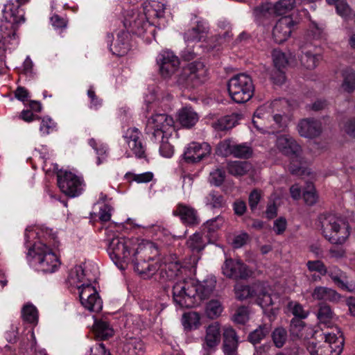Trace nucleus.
Masks as SVG:
<instances>
[{
    "instance_id": "obj_1",
    "label": "nucleus",
    "mask_w": 355,
    "mask_h": 355,
    "mask_svg": "<svg viewBox=\"0 0 355 355\" xmlns=\"http://www.w3.org/2000/svg\"><path fill=\"white\" fill-rule=\"evenodd\" d=\"M216 284V280L214 277H209L200 283L193 279H182L172 287L173 302L181 309L197 306L211 296Z\"/></svg>"
},
{
    "instance_id": "obj_2",
    "label": "nucleus",
    "mask_w": 355,
    "mask_h": 355,
    "mask_svg": "<svg viewBox=\"0 0 355 355\" xmlns=\"http://www.w3.org/2000/svg\"><path fill=\"white\" fill-rule=\"evenodd\" d=\"M18 5L8 1L2 10L3 19L0 24V59L3 60L7 51L10 52L18 44L16 30L18 26L25 21L24 12L19 8L20 5L29 0H16Z\"/></svg>"
},
{
    "instance_id": "obj_3",
    "label": "nucleus",
    "mask_w": 355,
    "mask_h": 355,
    "mask_svg": "<svg viewBox=\"0 0 355 355\" xmlns=\"http://www.w3.org/2000/svg\"><path fill=\"white\" fill-rule=\"evenodd\" d=\"M158 254V250L153 243L141 241L135 248L130 260L134 264L135 270L144 278H149L159 269V264L154 261Z\"/></svg>"
},
{
    "instance_id": "obj_4",
    "label": "nucleus",
    "mask_w": 355,
    "mask_h": 355,
    "mask_svg": "<svg viewBox=\"0 0 355 355\" xmlns=\"http://www.w3.org/2000/svg\"><path fill=\"white\" fill-rule=\"evenodd\" d=\"M318 222L322 235L332 244L343 245L350 235L349 224L334 214H320Z\"/></svg>"
},
{
    "instance_id": "obj_5",
    "label": "nucleus",
    "mask_w": 355,
    "mask_h": 355,
    "mask_svg": "<svg viewBox=\"0 0 355 355\" xmlns=\"http://www.w3.org/2000/svg\"><path fill=\"white\" fill-rule=\"evenodd\" d=\"M27 259L30 264L44 273H53L58 270L60 261L46 244L41 241L27 245Z\"/></svg>"
},
{
    "instance_id": "obj_6",
    "label": "nucleus",
    "mask_w": 355,
    "mask_h": 355,
    "mask_svg": "<svg viewBox=\"0 0 355 355\" xmlns=\"http://www.w3.org/2000/svg\"><path fill=\"white\" fill-rule=\"evenodd\" d=\"M110 236V235L107 233V237ZM141 243V241L137 238L126 239L113 236L112 238L107 239V251L115 265L121 270H123L125 268L124 263L130 261L135 248Z\"/></svg>"
},
{
    "instance_id": "obj_7",
    "label": "nucleus",
    "mask_w": 355,
    "mask_h": 355,
    "mask_svg": "<svg viewBox=\"0 0 355 355\" xmlns=\"http://www.w3.org/2000/svg\"><path fill=\"white\" fill-rule=\"evenodd\" d=\"M207 69L203 62H192L183 67L175 76L176 83L183 87H195L205 82Z\"/></svg>"
},
{
    "instance_id": "obj_8",
    "label": "nucleus",
    "mask_w": 355,
    "mask_h": 355,
    "mask_svg": "<svg viewBox=\"0 0 355 355\" xmlns=\"http://www.w3.org/2000/svg\"><path fill=\"white\" fill-rule=\"evenodd\" d=\"M227 90L234 102L243 103L252 97L254 85L249 76L240 73L230 79L227 84Z\"/></svg>"
},
{
    "instance_id": "obj_9",
    "label": "nucleus",
    "mask_w": 355,
    "mask_h": 355,
    "mask_svg": "<svg viewBox=\"0 0 355 355\" xmlns=\"http://www.w3.org/2000/svg\"><path fill=\"white\" fill-rule=\"evenodd\" d=\"M174 120L166 114H156L147 121L146 132L151 139H168L174 131Z\"/></svg>"
},
{
    "instance_id": "obj_10",
    "label": "nucleus",
    "mask_w": 355,
    "mask_h": 355,
    "mask_svg": "<svg viewBox=\"0 0 355 355\" xmlns=\"http://www.w3.org/2000/svg\"><path fill=\"white\" fill-rule=\"evenodd\" d=\"M154 22H151L143 10H131L127 11L124 16L123 25L127 31L138 36L143 35Z\"/></svg>"
},
{
    "instance_id": "obj_11",
    "label": "nucleus",
    "mask_w": 355,
    "mask_h": 355,
    "mask_svg": "<svg viewBox=\"0 0 355 355\" xmlns=\"http://www.w3.org/2000/svg\"><path fill=\"white\" fill-rule=\"evenodd\" d=\"M57 177L58 185L65 195L74 198L83 193L85 184L81 177L68 171H60Z\"/></svg>"
},
{
    "instance_id": "obj_12",
    "label": "nucleus",
    "mask_w": 355,
    "mask_h": 355,
    "mask_svg": "<svg viewBox=\"0 0 355 355\" xmlns=\"http://www.w3.org/2000/svg\"><path fill=\"white\" fill-rule=\"evenodd\" d=\"M187 268L181 266L176 257L171 256L166 259L163 265L159 264L160 276L164 280L173 282V286L178 282L182 281V279H190L187 277Z\"/></svg>"
},
{
    "instance_id": "obj_13",
    "label": "nucleus",
    "mask_w": 355,
    "mask_h": 355,
    "mask_svg": "<svg viewBox=\"0 0 355 355\" xmlns=\"http://www.w3.org/2000/svg\"><path fill=\"white\" fill-rule=\"evenodd\" d=\"M159 75L164 79L171 78L180 68V59L172 51H162L156 58Z\"/></svg>"
},
{
    "instance_id": "obj_14",
    "label": "nucleus",
    "mask_w": 355,
    "mask_h": 355,
    "mask_svg": "<svg viewBox=\"0 0 355 355\" xmlns=\"http://www.w3.org/2000/svg\"><path fill=\"white\" fill-rule=\"evenodd\" d=\"M153 25L159 28H164L168 21L166 19V6L159 0H148L144 3L141 8Z\"/></svg>"
},
{
    "instance_id": "obj_15",
    "label": "nucleus",
    "mask_w": 355,
    "mask_h": 355,
    "mask_svg": "<svg viewBox=\"0 0 355 355\" xmlns=\"http://www.w3.org/2000/svg\"><path fill=\"white\" fill-rule=\"evenodd\" d=\"M223 274L230 279H245L252 275L250 270L244 263L239 259H226L222 266Z\"/></svg>"
},
{
    "instance_id": "obj_16",
    "label": "nucleus",
    "mask_w": 355,
    "mask_h": 355,
    "mask_svg": "<svg viewBox=\"0 0 355 355\" xmlns=\"http://www.w3.org/2000/svg\"><path fill=\"white\" fill-rule=\"evenodd\" d=\"M336 331L320 334L319 337L324 340L322 349L324 355H340L342 352L344 338L338 329H336Z\"/></svg>"
},
{
    "instance_id": "obj_17",
    "label": "nucleus",
    "mask_w": 355,
    "mask_h": 355,
    "mask_svg": "<svg viewBox=\"0 0 355 355\" xmlns=\"http://www.w3.org/2000/svg\"><path fill=\"white\" fill-rule=\"evenodd\" d=\"M79 297L82 306L91 312H99L103 308V302L96 288L87 284L79 290Z\"/></svg>"
},
{
    "instance_id": "obj_18",
    "label": "nucleus",
    "mask_w": 355,
    "mask_h": 355,
    "mask_svg": "<svg viewBox=\"0 0 355 355\" xmlns=\"http://www.w3.org/2000/svg\"><path fill=\"white\" fill-rule=\"evenodd\" d=\"M211 150V146L208 143L193 141L185 148L183 157L187 163H196L209 156Z\"/></svg>"
},
{
    "instance_id": "obj_19",
    "label": "nucleus",
    "mask_w": 355,
    "mask_h": 355,
    "mask_svg": "<svg viewBox=\"0 0 355 355\" xmlns=\"http://www.w3.org/2000/svg\"><path fill=\"white\" fill-rule=\"evenodd\" d=\"M208 31V23L202 18L195 17L191 28L184 33V40L187 44L199 42L207 37Z\"/></svg>"
},
{
    "instance_id": "obj_20",
    "label": "nucleus",
    "mask_w": 355,
    "mask_h": 355,
    "mask_svg": "<svg viewBox=\"0 0 355 355\" xmlns=\"http://www.w3.org/2000/svg\"><path fill=\"white\" fill-rule=\"evenodd\" d=\"M272 58L274 66L276 68L275 73H277V76L272 74L271 78L276 84H282L285 80V76L282 69L285 68L288 64H295V60L291 57L288 58L284 52L279 49H274L272 51Z\"/></svg>"
},
{
    "instance_id": "obj_21",
    "label": "nucleus",
    "mask_w": 355,
    "mask_h": 355,
    "mask_svg": "<svg viewBox=\"0 0 355 355\" xmlns=\"http://www.w3.org/2000/svg\"><path fill=\"white\" fill-rule=\"evenodd\" d=\"M221 340L220 324L218 322H214L205 328V334L202 338V347L207 352L216 349Z\"/></svg>"
},
{
    "instance_id": "obj_22",
    "label": "nucleus",
    "mask_w": 355,
    "mask_h": 355,
    "mask_svg": "<svg viewBox=\"0 0 355 355\" xmlns=\"http://www.w3.org/2000/svg\"><path fill=\"white\" fill-rule=\"evenodd\" d=\"M295 22L290 16L279 19L273 28L272 36L276 43L281 44L287 40L294 28Z\"/></svg>"
},
{
    "instance_id": "obj_23",
    "label": "nucleus",
    "mask_w": 355,
    "mask_h": 355,
    "mask_svg": "<svg viewBox=\"0 0 355 355\" xmlns=\"http://www.w3.org/2000/svg\"><path fill=\"white\" fill-rule=\"evenodd\" d=\"M315 50L311 44L300 46L297 56L302 67L312 70L318 65L322 57Z\"/></svg>"
},
{
    "instance_id": "obj_24",
    "label": "nucleus",
    "mask_w": 355,
    "mask_h": 355,
    "mask_svg": "<svg viewBox=\"0 0 355 355\" xmlns=\"http://www.w3.org/2000/svg\"><path fill=\"white\" fill-rule=\"evenodd\" d=\"M276 146L283 154L298 158L302 149L295 139L289 135H279L277 137Z\"/></svg>"
},
{
    "instance_id": "obj_25",
    "label": "nucleus",
    "mask_w": 355,
    "mask_h": 355,
    "mask_svg": "<svg viewBox=\"0 0 355 355\" xmlns=\"http://www.w3.org/2000/svg\"><path fill=\"white\" fill-rule=\"evenodd\" d=\"M173 214L178 216L181 221L188 226L197 225L200 222L197 210L183 203H179L177 205Z\"/></svg>"
},
{
    "instance_id": "obj_26",
    "label": "nucleus",
    "mask_w": 355,
    "mask_h": 355,
    "mask_svg": "<svg viewBox=\"0 0 355 355\" xmlns=\"http://www.w3.org/2000/svg\"><path fill=\"white\" fill-rule=\"evenodd\" d=\"M140 133L137 128H129L125 132L123 137L128 144L130 149L137 157H142L144 155V148L139 139Z\"/></svg>"
},
{
    "instance_id": "obj_27",
    "label": "nucleus",
    "mask_w": 355,
    "mask_h": 355,
    "mask_svg": "<svg viewBox=\"0 0 355 355\" xmlns=\"http://www.w3.org/2000/svg\"><path fill=\"white\" fill-rule=\"evenodd\" d=\"M297 131L300 136L306 138H314L320 135L321 125L315 120L304 119L297 125Z\"/></svg>"
},
{
    "instance_id": "obj_28",
    "label": "nucleus",
    "mask_w": 355,
    "mask_h": 355,
    "mask_svg": "<svg viewBox=\"0 0 355 355\" xmlns=\"http://www.w3.org/2000/svg\"><path fill=\"white\" fill-rule=\"evenodd\" d=\"M223 216L218 215L216 217L207 220L202 225L203 231L206 233V239L208 243H214L217 239L216 232L220 230L225 223Z\"/></svg>"
},
{
    "instance_id": "obj_29",
    "label": "nucleus",
    "mask_w": 355,
    "mask_h": 355,
    "mask_svg": "<svg viewBox=\"0 0 355 355\" xmlns=\"http://www.w3.org/2000/svg\"><path fill=\"white\" fill-rule=\"evenodd\" d=\"M112 53L118 56H123L129 50L128 33L124 31H119L116 35V39L110 46Z\"/></svg>"
},
{
    "instance_id": "obj_30",
    "label": "nucleus",
    "mask_w": 355,
    "mask_h": 355,
    "mask_svg": "<svg viewBox=\"0 0 355 355\" xmlns=\"http://www.w3.org/2000/svg\"><path fill=\"white\" fill-rule=\"evenodd\" d=\"M67 280L70 286L76 287L78 290L87 284H90L81 266H76L71 269Z\"/></svg>"
},
{
    "instance_id": "obj_31",
    "label": "nucleus",
    "mask_w": 355,
    "mask_h": 355,
    "mask_svg": "<svg viewBox=\"0 0 355 355\" xmlns=\"http://www.w3.org/2000/svg\"><path fill=\"white\" fill-rule=\"evenodd\" d=\"M254 298L257 304L265 311L268 307L272 305L275 303V300L278 297L276 295L272 296L263 284H259L257 286V294H255Z\"/></svg>"
},
{
    "instance_id": "obj_32",
    "label": "nucleus",
    "mask_w": 355,
    "mask_h": 355,
    "mask_svg": "<svg viewBox=\"0 0 355 355\" xmlns=\"http://www.w3.org/2000/svg\"><path fill=\"white\" fill-rule=\"evenodd\" d=\"M35 236H42L46 239L55 240L56 238V234L53 231L52 229L44 228L38 229L35 227H28L25 230L24 238L25 245H30L31 239L34 238Z\"/></svg>"
},
{
    "instance_id": "obj_33",
    "label": "nucleus",
    "mask_w": 355,
    "mask_h": 355,
    "mask_svg": "<svg viewBox=\"0 0 355 355\" xmlns=\"http://www.w3.org/2000/svg\"><path fill=\"white\" fill-rule=\"evenodd\" d=\"M178 119L185 128H191L198 121L197 113L191 107H184L178 112Z\"/></svg>"
},
{
    "instance_id": "obj_34",
    "label": "nucleus",
    "mask_w": 355,
    "mask_h": 355,
    "mask_svg": "<svg viewBox=\"0 0 355 355\" xmlns=\"http://www.w3.org/2000/svg\"><path fill=\"white\" fill-rule=\"evenodd\" d=\"M125 355H144V343L139 338H131L124 344L123 348Z\"/></svg>"
},
{
    "instance_id": "obj_35",
    "label": "nucleus",
    "mask_w": 355,
    "mask_h": 355,
    "mask_svg": "<svg viewBox=\"0 0 355 355\" xmlns=\"http://www.w3.org/2000/svg\"><path fill=\"white\" fill-rule=\"evenodd\" d=\"M343 78L342 83V89L347 92L352 93L355 90V71L349 67L343 68L341 71Z\"/></svg>"
},
{
    "instance_id": "obj_36",
    "label": "nucleus",
    "mask_w": 355,
    "mask_h": 355,
    "mask_svg": "<svg viewBox=\"0 0 355 355\" xmlns=\"http://www.w3.org/2000/svg\"><path fill=\"white\" fill-rule=\"evenodd\" d=\"M21 317L25 322L35 326L38 322V310L33 304L28 302L21 309Z\"/></svg>"
},
{
    "instance_id": "obj_37",
    "label": "nucleus",
    "mask_w": 355,
    "mask_h": 355,
    "mask_svg": "<svg viewBox=\"0 0 355 355\" xmlns=\"http://www.w3.org/2000/svg\"><path fill=\"white\" fill-rule=\"evenodd\" d=\"M312 297L318 300L334 301L338 298V294L331 288L318 286L314 289Z\"/></svg>"
},
{
    "instance_id": "obj_38",
    "label": "nucleus",
    "mask_w": 355,
    "mask_h": 355,
    "mask_svg": "<svg viewBox=\"0 0 355 355\" xmlns=\"http://www.w3.org/2000/svg\"><path fill=\"white\" fill-rule=\"evenodd\" d=\"M89 145L94 150L97 155L96 164L100 165L107 158L108 153V148L106 144L96 141L94 139H90L89 140Z\"/></svg>"
},
{
    "instance_id": "obj_39",
    "label": "nucleus",
    "mask_w": 355,
    "mask_h": 355,
    "mask_svg": "<svg viewBox=\"0 0 355 355\" xmlns=\"http://www.w3.org/2000/svg\"><path fill=\"white\" fill-rule=\"evenodd\" d=\"M251 169V164L248 162H231L227 165L228 172L234 176L245 175Z\"/></svg>"
},
{
    "instance_id": "obj_40",
    "label": "nucleus",
    "mask_w": 355,
    "mask_h": 355,
    "mask_svg": "<svg viewBox=\"0 0 355 355\" xmlns=\"http://www.w3.org/2000/svg\"><path fill=\"white\" fill-rule=\"evenodd\" d=\"M258 284H255L252 286H250L248 285L237 284L234 288L236 297L241 300L250 297L254 298L255 297V294H257V286H258Z\"/></svg>"
},
{
    "instance_id": "obj_41",
    "label": "nucleus",
    "mask_w": 355,
    "mask_h": 355,
    "mask_svg": "<svg viewBox=\"0 0 355 355\" xmlns=\"http://www.w3.org/2000/svg\"><path fill=\"white\" fill-rule=\"evenodd\" d=\"M237 121L238 118L236 115H227L213 123L212 126L216 130H226L234 127Z\"/></svg>"
},
{
    "instance_id": "obj_42",
    "label": "nucleus",
    "mask_w": 355,
    "mask_h": 355,
    "mask_svg": "<svg viewBox=\"0 0 355 355\" xmlns=\"http://www.w3.org/2000/svg\"><path fill=\"white\" fill-rule=\"evenodd\" d=\"M182 324L187 329H196L200 325V316L197 312H188L183 315Z\"/></svg>"
},
{
    "instance_id": "obj_43",
    "label": "nucleus",
    "mask_w": 355,
    "mask_h": 355,
    "mask_svg": "<svg viewBox=\"0 0 355 355\" xmlns=\"http://www.w3.org/2000/svg\"><path fill=\"white\" fill-rule=\"evenodd\" d=\"M317 316L320 322L327 326H330L335 319V314L330 306L326 304L320 306Z\"/></svg>"
},
{
    "instance_id": "obj_44",
    "label": "nucleus",
    "mask_w": 355,
    "mask_h": 355,
    "mask_svg": "<svg viewBox=\"0 0 355 355\" xmlns=\"http://www.w3.org/2000/svg\"><path fill=\"white\" fill-rule=\"evenodd\" d=\"M94 327L96 336L102 339L107 338L113 335L114 331L112 328L105 321H96Z\"/></svg>"
},
{
    "instance_id": "obj_45",
    "label": "nucleus",
    "mask_w": 355,
    "mask_h": 355,
    "mask_svg": "<svg viewBox=\"0 0 355 355\" xmlns=\"http://www.w3.org/2000/svg\"><path fill=\"white\" fill-rule=\"evenodd\" d=\"M270 332L267 324H261L248 336V340L254 345L259 343Z\"/></svg>"
},
{
    "instance_id": "obj_46",
    "label": "nucleus",
    "mask_w": 355,
    "mask_h": 355,
    "mask_svg": "<svg viewBox=\"0 0 355 355\" xmlns=\"http://www.w3.org/2000/svg\"><path fill=\"white\" fill-rule=\"evenodd\" d=\"M272 14H274L273 5L270 3H263L254 10V15L259 21H262L265 18H269Z\"/></svg>"
},
{
    "instance_id": "obj_47",
    "label": "nucleus",
    "mask_w": 355,
    "mask_h": 355,
    "mask_svg": "<svg viewBox=\"0 0 355 355\" xmlns=\"http://www.w3.org/2000/svg\"><path fill=\"white\" fill-rule=\"evenodd\" d=\"M223 311L221 302L218 300H212L207 303L205 311L209 318L215 319L221 315Z\"/></svg>"
},
{
    "instance_id": "obj_48",
    "label": "nucleus",
    "mask_w": 355,
    "mask_h": 355,
    "mask_svg": "<svg viewBox=\"0 0 355 355\" xmlns=\"http://www.w3.org/2000/svg\"><path fill=\"white\" fill-rule=\"evenodd\" d=\"M187 245L193 252H200L204 249L206 242L202 235L195 233L187 240Z\"/></svg>"
},
{
    "instance_id": "obj_49",
    "label": "nucleus",
    "mask_w": 355,
    "mask_h": 355,
    "mask_svg": "<svg viewBox=\"0 0 355 355\" xmlns=\"http://www.w3.org/2000/svg\"><path fill=\"white\" fill-rule=\"evenodd\" d=\"M206 205L211 208H222L225 206V200L222 195L217 192H210L205 198Z\"/></svg>"
},
{
    "instance_id": "obj_50",
    "label": "nucleus",
    "mask_w": 355,
    "mask_h": 355,
    "mask_svg": "<svg viewBox=\"0 0 355 355\" xmlns=\"http://www.w3.org/2000/svg\"><path fill=\"white\" fill-rule=\"evenodd\" d=\"M295 3V0H279L273 5L274 14L285 15L294 8Z\"/></svg>"
},
{
    "instance_id": "obj_51",
    "label": "nucleus",
    "mask_w": 355,
    "mask_h": 355,
    "mask_svg": "<svg viewBox=\"0 0 355 355\" xmlns=\"http://www.w3.org/2000/svg\"><path fill=\"white\" fill-rule=\"evenodd\" d=\"M252 153L251 147L246 143L233 146L232 155L236 157L249 158Z\"/></svg>"
},
{
    "instance_id": "obj_52",
    "label": "nucleus",
    "mask_w": 355,
    "mask_h": 355,
    "mask_svg": "<svg viewBox=\"0 0 355 355\" xmlns=\"http://www.w3.org/2000/svg\"><path fill=\"white\" fill-rule=\"evenodd\" d=\"M272 338L275 345L278 348H281L287 340L286 330L282 327L276 328L272 334Z\"/></svg>"
},
{
    "instance_id": "obj_53",
    "label": "nucleus",
    "mask_w": 355,
    "mask_h": 355,
    "mask_svg": "<svg viewBox=\"0 0 355 355\" xmlns=\"http://www.w3.org/2000/svg\"><path fill=\"white\" fill-rule=\"evenodd\" d=\"M329 276L331 278V279L338 286L344 287L345 286L343 279L345 278V275L343 272L337 267L332 266L330 267L329 270H327V273Z\"/></svg>"
},
{
    "instance_id": "obj_54",
    "label": "nucleus",
    "mask_w": 355,
    "mask_h": 355,
    "mask_svg": "<svg viewBox=\"0 0 355 355\" xmlns=\"http://www.w3.org/2000/svg\"><path fill=\"white\" fill-rule=\"evenodd\" d=\"M303 198L308 205H313L317 202L318 195L311 183L307 184L306 189L303 193Z\"/></svg>"
},
{
    "instance_id": "obj_55",
    "label": "nucleus",
    "mask_w": 355,
    "mask_h": 355,
    "mask_svg": "<svg viewBox=\"0 0 355 355\" xmlns=\"http://www.w3.org/2000/svg\"><path fill=\"white\" fill-rule=\"evenodd\" d=\"M288 308L295 317L301 319L306 318L309 315V312L304 310L303 306L297 302H290Z\"/></svg>"
},
{
    "instance_id": "obj_56",
    "label": "nucleus",
    "mask_w": 355,
    "mask_h": 355,
    "mask_svg": "<svg viewBox=\"0 0 355 355\" xmlns=\"http://www.w3.org/2000/svg\"><path fill=\"white\" fill-rule=\"evenodd\" d=\"M306 266L309 271L317 272L322 276L327 273V267L324 263L320 260L309 261L306 263Z\"/></svg>"
},
{
    "instance_id": "obj_57",
    "label": "nucleus",
    "mask_w": 355,
    "mask_h": 355,
    "mask_svg": "<svg viewBox=\"0 0 355 355\" xmlns=\"http://www.w3.org/2000/svg\"><path fill=\"white\" fill-rule=\"evenodd\" d=\"M336 8L337 13L345 19H349L353 15L350 7L344 0L338 1L336 3Z\"/></svg>"
},
{
    "instance_id": "obj_58",
    "label": "nucleus",
    "mask_w": 355,
    "mask_h": 355,
    "mask_svg": "<svg viewBox=\"0 0 355 355\" xmlns=\"http://www.w3.org/2000/svg\"><path fill=\"white\" fill-rule=\"evenodd\" d=\"M160 142L159 153L164 157H171L173 155V148L168 142V139H159V140H154Z\"/></svg>"
},
{
    "instance_id": "obj_59",
    "label": "nucleus",
    "mask_w": 355,
    "mask_h": 355,
    "mask_svg": "<svg viewBox=\"0 0 355 355\" xmlns=\"http://www.w3.org/2000/svg\"><path fill=\"white\" fill-rule=\"evenodd\" d=\"M225 178V171L220 168H216L210 173L209 182L216 186H220L224 182Z\"/></svg>"
},
{
    "instance_id": "obj_60",
    "label": "nucleus",
    "mask_w": 355,
    "mask_h": 355,
    "mask_svg": "<svg viewBox=\"0 0 355 355\" xmlns=\"http://www.w3.org/2000/svg\"><path fill=\"white\" fill-rule=\"evenodd\" d=\"M249 320V311L247 307H239L233 317V320L238 324H245Z\"/></svg>"
},
{
    "instance_id": "obj_61",
    "label": "nucleus",
    "mask_w": 355,
    "mask_h": 355,
    "mask_svg": "<svg viewBox=\"0 0 355 355\" xmlns=\"http://www.w3.org/2000/svg\"><path fill=\"white\" fill-rule=\"evenodd\" d=\"M239 340H223V351L225 355H237Z\"/></svg>"
},
{
    "instance_id": "obj_62",
    "label": "nucleus",
    "mask_w": 355,
    "mask_h": 355,
    "mask_svg": "<svg viewBox=\"0 0 355 355\" xmlns=\"http://www.w3.org/2000/svg\"><path fill=\"white\" fill-rule=\"evenodd\" d=\"M230 139H225L219 143L217 147V153L222 156L232 155L233 146Z\"/></svg>"
},
{
    "instance_id": "obj_63",
    "label": "nucleus",
    "mask_w": 355,
    "mask_h": 355,
    "mask_svg": "<svg viewBox=\"0 0 355 355\" xmlns=\"http://www.w3.org/2000/svg\"><path fill=\"white\" fill-rule=\"evenodd\" d=\"M55 127V123L49 117H44L42 119L40 131L42 135H47Z\"/></svg>"
},
{
    "instance_id": "obj_64",
    "label": "nucleus",
    "mask_w": 355,
    "mask_h": 355,
    "mask_svg": "<svg viewBox=\"0 0 355 355\" xmlns=\"http://www.w3.org/2000/svg\"><path fill=\"white\" fill-rule=\"evenodd\" d=\"M306 349L310 355H324L323 354V343H317L315 340L309 341Z\"/></svg>"
}]
</instances>
